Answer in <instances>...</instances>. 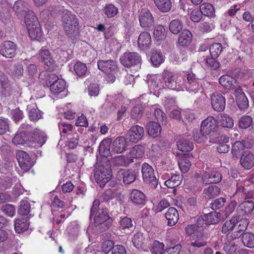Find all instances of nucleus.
I'll list each match as a JSON object with an SVG mask.
<instances>
[{"mask_svg": "<svg viewBox=\"0 0 254 254\" xmlns=\"http://www.w3.org/2000/svg\"><path fill=\"white\" fill-rule=\"evenodd\" d=\"M143 108L140 105L135 106L130 111V118L132 120L138 121L143 114Z\"/></svg>", "mask_w": 254, "mask_h": 254, "instance_id": "nucleus-45", "label": "nucleus"}, {"mask_svg": "<svg viewBox=\"0 0 254 254\" xmlns=\"http://www.w3.org/2000/svg\"><path fill=\"white\" fill-rule=\"evenodd\" d=\"M141 173L143 182L153 188L158 186V180L156 178L152 167L146 163H144L141 166Z\"/></svg>", "mask_w": 254, "mask_h": 254, "instance_id": "nucleus-7", "label": "nucleus"}, {"mask_svg": "<svg viewBox=\"0 0 254 254\" xmlns=\"http://www.w3.org/2000/svg\"><path fill=\"white\" fill-rule=\"evenodd\" d=\"M31 19L27 18L25 22L29 35L32 40H40L42 36V32L40 23L35 15L31 12Z\"/></svg>", "mask_w": 254, "mask_h": 254, "instance_id": "nucleus-5", "label": "nucleus"}, {"mask_svg": "<svg viewBox=\"0 0 254 254\" xmlns=\"http://www.w3.org/2000/svg\"><path fill=\"white\" fill-rule=\"evenodd\" d=\"M111 143L112 141L110 138L105 139L101 142L98 150L100 154L102 156L101 160L104 158H108V156H112V151L110 150Z\"/></svg>", "mask_w": 254, "mask_h": 254, "instance_id": "nucleus-25", "label": "nucleus"}, {"mask_svg": "<svg viewBox=\"0 0 254 254\" xmlns=\"http://www.w3.org/2000/svg\"><path fill=\"white\" fill-rule=\"evenodd\" d=\"M146 130L149 135L155 138L158 137L160 134L162 128L158 123L150 122L146 126Z\"/></svg>", "mask_w": 254, "mask_h": 254, "instance_id": "nucleus-32", "label": "nucleus"}, {"mask_svg": "<svg viewBox=\"0 0 254 254\" xmlns=\"http://www.w3.org/2000/svg\"><path fill=\"white\" fill-rule=\"evenodd\" d=\"M192 158L191 153L185 154L184 156L180 159L178 162L179 167L181 171L184 173H187L190 169L191 166L190 159Z\"/></svg>", "mask_w": 254, "mask_h": 254, "instance_id": "nucleus-31", "label": "nucleus"}, {"mask_svg": "<svg viewBox=\"0 0 254 254\" xmlns=\"http://www.w3.org/2000/svg\"><path fill=\"white\" fill-rule=\"evenodd\" d=\"M254 209V203L252 200H247L240 203L237 208V214L240 216L251 214Z\"/></svg>", "mask_w": 254, "mask_h": 254, "instance_id": "nucleus-24", "label": "nucleus"}, {"mask_svg": "<svg viewBox=\"0 0 254 254\" xmlns=\"http://www.w3.org/2000/svg\"><path fill=\"white\" fill-rule=\"evenodd\" d=\"M209 50L210 56L217 58L222 52L223 48L221 44L216 43L209 47Z\"/></svg>", "mask_w": 254, "mask_h": 254, "instance_id": "nucleus-56", "label": "nucleus"}, {"mask_svg": "<svg viewBox=\"0 0 254 254\" xmlns=\"http://www.w3.org/2000/svg\"><path fill=\"white\" fill-rule=\"evenodd\" d=\"M150 61L154 66H159L164 61L162 53L157 51H154L152 53Z\"/></svg>", "mask_w": 254, "mask_h": 254, "instance_id": "nucleus-54", "label": "nucleus"}, {"mask_svg": "<svg viewBox=\"0 0 254 254\" xmlns=\"http://www.w3.org/2000/svg\"><path fill=\"white\" fill-rule=\"evenodd\" d=\"M202 14L210 18L216 16L215 10L213 5L209 3H203L199 6Z\"/></svg>", "mask_w": 254, "mask_h": 254, "instance_id": "nucleus-37", "label": "nucleus"}, {"mask_svg": "<svg viewBox=\"0 0 254 254\" xmlns=\"http://www.w3.org/2000/svg\"><path fill=\"white\" fill-rule=\"evenodd\" d=\"M144 134V128L138 125H135L132 127L128 131L126 138L129 143H136L142 138Z\"/></svg>", "mask_w": 254, "mask_h": 254, "instance_id": "nucleus-13", "label": "nucleus"}, {"mask_svg": "<svg viewBox=\"0 0 254 254\" xmlns=\"http://www.w3.org/2000/svg\"><path fill=\"white\" fill-rule=\"evenodd\" d=\"M242 240L244 245L249 248H254V234L251 233H243Z\"/></svg>", "mask_w": 254, "mask_h": 254, "instance_id": "nucleus-49", "label": "nucleus"}, {"mask_svg": "<svg viewBox=\"0 0 254 254\" xmlns=\"http://www.w3.org/2000/svg\"><path fill=\"white\" fill-rule=\"evenodd\" d=\"M137 44L140 50L148 48L151 44L150 34L146 32L141 33L138 36Z\"/></svg>", "mask_w": 254, "mask_h": 254, "instance_id": "nucleus-28", "label": "nucleus"}, {"mask_svg": "<svg viewBox=\"0 0 254 254\" xmlns=\"http://www.w3.org/2000/svg\"><path fill=\"white\" fill-rule=\"evenodd\" d=\"M112 171L110 161L108 158H104L97 163L94 171V177L96 182L101 188H103L111 179Z\"/></svg>", "mask_w": 254, "mask_h": 254, "instance_id": "nucleus-3", "label": "nucleus"}, {"mask_svg": "<svg viewBox=\"0 0 254 254\" xmlns=\"http://www.w3.org/2000/svg\"><path fill=\"white\" fill-rule=\"evenodd\" d=\"M40 76L45 81V84L48 87H51V85L54 84L58 79V77L54 73H50L46 72H42Z\"/></svg>", "mask_w": 254, "mask_h": 254, "instance_id": "nucleus-40", "label": "nucleus"}, {"mask_svg": "<svg viewBox=\"0 0 254 254\" xmlns=\"http://www.w3.org/2000/svg\"><path fill=\"white\" fill-rule=\"evenodd\" d=\"M217 122L215 119L209 116L203 121L201 123L200 128L202 132L207 134L210 139L217 135L216 130L217 128Z\"/></svg>", "mask_w": 254, "mask_h": 254, "instance_id": "nucleus-10", "label": "nucleus"}, {"mask_svg": "<svg viewBox=\"0 0 254 254\" xmlns=\"http://www.w3.org/2000/svg\"><path fill=\"white\" fill-rule=\"evenodd\" d=\"M13 9L19 18H24L25 22L27 21V18L31 19V12L35 15L34 12L29 8L28 3L22 0L15 1Z\"/></svg>", "mask_w": 254, "mask_h": 254, "instance_id": "nucleus-9", "label": "nucleus"}, {"mask_svg": "<svg viewBox=\"0 0 254 254\" xmlns=\"http://www.w3.org/2000/svg\"><path fill=\"white\" fill-rule=\"evenodd\" d=\"M105 14L109 18L115 16L118 12V8L111 4H107L104 9Z\"/></svg>", "mask_w": 254, "mask_h": 254, "instance_id": "nucleus-59", "label": "nucleus"}, {"mask_svg": "<svg viewBox=\"0 0 254 254\" xmlns=\"http://www.w3.org/2000/svg\"><path fill=\"white\" fill-rule=\"evenodd\" d=\"M64 30L68 37L75 38L79 34V21L77 16L71 11L65 10L62 15Z\"/></svg>", "mask_w": 254, "mask_h": 254, "instance_id": "nucleus-4", "label": "nucleus"}, {"mask_svg": "<svg viewBox=\"0 0 254 254\" xmlns=\"http://www.w3.org/2000/svg\"><path fill=\"white\" fill-rule=\"evenodd\" d=\"M183 23L179 19L173 20L169 24V30L174 34H177L183 29Z\"/></svg>", "mask_w": 254, "mask_h": 254, "instance_id": "nucleus-50", "label": "nucleus"}, {"mask_svg": "<svg viewBox=\"0 0 254 254\" xmlns=\"http://www.w3.org/2000/svg\"><path fill=\"white\" fill-rule=\"evenodd\" d=\"M120 228L122 230L128 229L131 231L134 228L131 218L125 217L120 222Z\"/></svg>", "mask_w": 254, "mask_h": 254, "instance_id": "nucleus-57", "label": "nucleus"}, {"mask_svg": "<svg viewBox=\"0 0 254 254\" xmlns=\"http://www.w3.org/2000/svg\"><path fill=\"white\" fill-rule=\"evenodd\" d=\"M165 28L161 25L156 27L154 30V36L155 39L157 40H162L166 37Z\"/></svg>", "mask_w": 254, "mask_h": 254, "instance_id": "nucleus-60", "label": "nucleus"}, {"mask_svg": "<svg viewBox=\"0 0 254 254\" xmlns=\"http://www.w3.org/2000/svg\"><path fill=\"white\" fill-rule=\"evenodd\" d=\"M211 105L213 109L217 111H223L226 106L225 97L218 92H214L211 97Z\"/></svg>", "mask_w": 254, "mask_h": 254, "instance_id": "nucleus-19", "label": "nucleus"}, {"mask_svg": "<svg viewBox=\"0 0 254 254\" xmlns=\"http://www.w3.org/2000/svg\"><path fill=\"white\" fill-rule=\"evenodd\" d=\"M205 195L211 199L217 196L220 193V189L217 186L211 185L203 190Z\"/></svg>", "mask_w": 254, "mask_h": 254, "instance_id": "nucleus-42", "label": "nucleus"}, {"mask_svg": "<svg viewBox=\"0 0 254 254\" xmlns=\"http://www.w3.org/2000/svg\"><path fill=\"white\" fill-rule=\"evenodd\" d=\"M235 97L237 105L241 110H245L249 107V100L242 89L235 90Z\"/></svg>", "mask_w": 254, "mask_h": 254, "instance_id": "nucleus-23", "label": "nucleus"}, {"mask_svg": "<svg viewBox=\"0 0 254 254\" xmlns=\"http://www.w3.org/2000/svg\"><path fill=\"white\" fill-rule=\"evenodd\" d=\"M111 143L112 152L118 154L125 151L129 144L126 137L124 136L116 138Z\"/></svg>", "mask_w": 254, "mask_h": 254, "instance_id": "nucleus-18", "label": "nucleus"}, {"mask_svg": "<svg viewBox=\"0 0 254 254\" xmlns=\"http://www.w3.org/2000/svg\"><path fill=\"white\" fill-rule=\"evenodd\" d=\"M31 210L30 203L26 200H21L18 208V213L21 216H26L29 214Z\"/></svg>", "mask_w": 254, "mask_h": 254, "instance_id": "nucleus-48", "label": "nucleus"}, {"mask_svg": "<svg viewBox=\"0 0 254 254\" xmlns=\"http://www.w3.org/2000/svg\"><path fill=\"white\" fill-rule=\"evenodd\" d=\"M245 145L243 141H236L232 145L231 153L233 157L238 158L244 149Z\"/></svg>", "mask_w": 254, "mask_h": 254, "instance_id": "nucleus-44", "label": "nucleus"}, {"mask_svg": "<svg viewBox=\"0 0 254 254\" xmlns=\"http://www.w3.org/2000/svg\"><path fill=\"white\" fill-rule=\"evenodd\" d=\"M191 33L188 30H184L178 38L179 44L182 46H187L191 40Z\"/></svg>", "mask_w": 254, "mask_h": 254, "instance_id": "nucleus-41", "label": "nucleus"}, {"mask_svg": "<svg viewBox=\"0 0 254 254\" xmlns=\"http://www.w3.org/2000/svg\"><path fill=\"white\" fill-rule=\"evenodd\" d=\"M1 210L4 214L12 217L15 214V207L12 204H5L1 206Z\"/></svg>", "mask_w": 254, "mask_h": 254, "instance_id": "nucleus-62", "label": "nucleus"}, {"mask_svg": "<svg viewBox=\"0 0 254 254\" xmlns=\"http://www.w3.org/2000/svg\"><path fill=\"white\" fill-rule=\"evenodd\" d=\"M100 201L95 199L90 208L89 219L94 217V226L95 229L99 232H103L108 230L113 223L112 218L109 215V210L102 205L100 207Z\"/></svg>", "mask_w": 254, "mask_h": 254, "instance_id": "nucleus-1", "label": "nucleus"}, {"mask_svg": "<svg viewBox=\"0 0 254 254\" xmlns=\"http://www.w3.org/2000/svg\"><path fill=\"white\" fill-rule=\"evenodd\" d=\"M237 205V201L234 200H231L229 203V204L226 206L223 212L224 215L225 216L226 218L228 217L234 212Z\"/></svg>", "mask_w": 254, "mask_h": 254, "instance_id": "nucleus-63", "label": "nucleus"}, {"mask_svg": "<svg viewBox=\"0 0 254 254\" xmlns=\"http://www.w3.org/2000/svg\"><path fill=\"white\" fill-rule=\"evenodd\" d=\"M99 69L104 73L118 72L117 62L113 60H99L97 63Z\"/></svg>", "mask_w": 254, "mask_h": 254, "instance_id": "nucleus-20", "label": "nucleus"}, {"mask_svg": "<svg viewBox=\"0 0 254 254\" xmlns=\"http://www.w3.org/2000/svg\"><path fill=\"white\" fill-rule=\"evenodd\" d=\"M139 24L142 28L148 30L154 25V18L148 10H142L139 15Z\"/></svg>", "mask_w": 254, "mask_h": 254, "instance_id": "nucleus-15", "label": "nucleus"}, {"mask_svg": "<svg viewBox=\"0 0 254 254\" xmlns=\"http://www.w3.org/2000/svg\"><path fill=\"white\" fill-rule=\"evenodd\" d=\"M238 227H237V233L238 234H234V236H232V238L233 239H236L240 236H241V234H240L241 232H243L245 231L249 225V221L246 218H239V219L238 220Z\"/></svg>", "mask_w": 254, "mask_h": 254, "instance_id": "nucleus-53", "label": "nucleus"}, {"mask_svg": "<svg viewBox=\"0 0 254 254\" xmlns=\"http://www.w3.org/2000/svg\"><path fill=\"white\" fill-rule=\"evenodd\" d=\"M252 123L253 119L251 116L244 115L238 121L239 127L240 128L246 129L251 126Z\"/></svg>", "mask_w": 254, "mask_h": 254, "instance_id": "nucleus-55", "label": "nucleus"}, {"mask_svg": "<svg viewBox=\"0 0 254 254\" xmlns=\"http://www.w3.org/2000/svg\"><path fill=\"white\" fill-rule=\"evenodd\" d=\"M16 145L25 144L31 148H38L45 142V139L38 133L23 131L16 133L12 138Z\"/></svg>", "mask_w": 254, "mask_h": 254, "instance_id": "nucleus-2", "label": "nucleus"}, {"mask_svg": "<svg viewBox=\"0 0 254 254\" xmlns=\"http://www.w3.org/2000/svg\"><path fill=\"white\" fill-rule=\"evenodd\" d=\"M226 199L223 197H220L214 200L209 203L210 208L213 210H217L224 206Z\"/></svg>", "mask_w": 254, "mask_h": 254, "instance_id": "nucleus-58", "label": "nucleus"}, {"mask_svg": "<svg viewBox=\"0 0 254 254\" xmlns=\"http://www.w3.org/2000/svg\"><path fill=\"white\" fill-rule=\"evenodd\" d=\"M121 64L126 67L140 66L141 57L136 52H126L120 57Z\"/></svg>", "mask_w": 254, "mask_h": 254, "instance_id": "nucleus-8", "label": "nucleus"}, {"mask_svg": "<svg viewBox=\"0 0 254 254\" xmlns=\"http://www.w3.org/2000/svg\"><path fill=\"white\" fill-rule=\"evenodd\" d=\"M203 185L216 184L222 180L221 174L218 171L214 170L211 172L203 171L201 174Z\"/></svg>", "mask_w": 254, "mask_h": 254, "instance_id": "nucleus-16", "label": "nucleus"}, {"mask_svg": "<svg viewBox=\"0 0 254 254\" xmlns=\"http://www.w3.org/2000/svg\"><path fill=\"white\" fill-rule=\"evenodd\" d=\"M240 162L245 169H251L254 166V154L249 150L243 151L241 154Z\"/></svg>", "mask_w": 254, "mask_h": 254, "instance_id": "nucleus-22", "label": "nucleus"}, {"mask_svg": "<svg viewBox=\"0 0 254 254\" xmlns=\"http://www.w3.org/2000/svg\"><path fill=\"white\" fill-rule=\"evenodd\" d=\"M219 82L225 88L228 89H231L235 87L236 80L232 76L225 74L219 78Z\"/></svg>", "mask_w": 254, "mask_h": 254, "instance_id": "nucleus-34", "label": "nucleus"}, {"mask_svg": "<svg viewBox=\"0 0 254 254\" xmlns=\"http://www.w3.org/2000/svg\"><path fill=\"white\" fill-rule=\"evenodd\" d=\"M239 218L240 215L235 214L231 219L227 220L222 226V233L225 234L233 231L238 224V220Z\"/></svg>", "mask_w": 254, "mask_h": 254, "instance_id": "nucleus-26", "label": "nucleus"}, {"mask_svg": "<svg viewBox=\"0 0 254 254\" xmlns=\"http://www.w3.org/2000/svg\"><path fill=\"white\" fill-rule=\"evenodd\" d=\"M153 0L157 7L162 12H168L171 8L172 3L170 0Z\"/></svg>", "mask_w": 254, "mask_h": 254, "instance_id": "nucleus-43", "label": "nucleus"}, {"mask_svg": "<svg viewBox=\"0 0 254 254\" xmlns=\"http://www.w3.org/2000/svg\"><path fill=\"white\" fill-rule=\"evenodd\" d=\"M162 82L168 88L172 90H179L181 87V81L180 77L174 73L165 70L161 74Z\"/></svg>", "mask_w": 254, "mask_h": 254, "instance_id": "nucleus-6", "label": "nucleus"}, {"mask_svg": "<svg viewBox=\"0 0 254 254\" xmlns=\"http://www.w3.org/2000/svg\"><path fill=\"white\" fill-rule=\"evenodd\" d=\"M16 155L19 166L23 173L28 171L34 165V161L26 152L18 150Z\"/></svg>", "mask_w": 254, "mask_h": 254, "instance_id": "nucleus-11", "label": "nucleus"}, {"mask_svg": "<svg viewBox=\"0 0 254 254\" xmlns=\"http://www.w3.org/2000/svg\"><path fill=\"white\" fill-rule=\"evenodd\" d=\"M144 154V148L140 145H136L130 151V157L134 158H142Z\"/></svg>", "mask_w": 254, "mask_h": 254, "instance_id": "nucleus-51", "label": "nucleus"}, {"mask_svg": "<svg viewBox=\"0 0 254 254\" xmlns=\"http://www.w3.org/2000/svg\"><path fill=\"white\" fill-rule=\"evenodd\" d=\"M164 247V244L163 243H161L158 241H155L153 242L151 246L150 252L154 254H157L161 253V251L163 250Z\"/></svg>", "mask_w": 254, "mask_h": 254, "instance_id": "nucleus-64", "label": "nucleus"}, {"mask_svg": "<svg viewBox=\"0 0 254 254\" xmlns=\"http://www.w3.org/2000/svg\"><path fill=\"white\" fill-rule=\"evenodd\" d=\"M207 237L204 232L198 231L196 233L194 242H191L189 246V251L194 253L198 249L207 245Z\"/></svg>", "mask_w": 254, "mask_h": 254, "instance_id": "nucleus-14", "label": "nucleus"}, {"mask_svg": "<svg viewBox=\"0 0 254 254\" xmlns=\"http://www.w3.org/2000/svg\"><path fill=\"white\" fill-rule=\"evenodd\" d=\"M29 117L31 121H37L42 117V112L38 108H33L29 110Z\"/></svg>", "mask_w": 254, "mask_h": 254, "instance_id": "nucleus-61", "label": "nucleus"}, {"mask_svg": "<svg viewBox=\"0 0 254 254\" xmlns=\"http://www.w3.org/2000/svg\"><path fill=\"white\" fill-rule=\"evenodd\" d=\"M65 82L63 79L57 80L54 84L51 85L50 90L54 94H58L65 89Z\"/></svg>", "mask_w": 254, "mask_h": 254, "instance_id": "nucleus-39", "label": "nucleus"}, {"mask_svg": "<svg viewBox=\"0 0 254 254\" xmlns=\"http://www.w3.org/2000/svg\"><path fill=\"white\" fill-rule=\"evenodd\" d=\"M183 181V176L179 174H173L171 178L164 183L169 188H174L179 186Z\"/></svg>", "mask_w": 254, "mask_h": 254, "instance_id": "nucleus-38", "label": "nucleus"}, {"mask_svg": "<svg viewBox=\"0 0 254 254\" xmlns=\"http://www.w3.org/2000/svg\"><path fill=\"white\" fill-rule=\"evenodd\" d=\"M29 222L27 218L17 219L14 222V229L17 233L26 231L29 227Z\"/></svg>", "mask_w": 254, "mask_h": 254, "instance_id": "nucleus-35", "label": "nucleus"}, {"mask_svg": "<svg viewBox=\"0 0 254 254\" xmlns=\"http://www.w3.org/2000/svg\"><path fill=\"white\" fill-rule=\"evenodd\" d=\"M130 199L134 205H144L145 204V196L141 191L133 189L130 193Z\"/></svg>", "mask_w": 254, "mask_h": 254, "instance_id": "nucleus-27", "label": "nucleus"}, {"mask_svg": "<svg viewBox=\"0 0 254 254\" xmlns=\"http://www.w3.org/2000/svg\"><path fill=\"white\" fill-rule=\"evenodd\" d=\"M204 60L205 61L206 67L211 70H216L220 67V64L216 58L206 56Z\"/></svg>", "mask_w": 254, "mask_h": 254, "instance_id": "nucleus-52", "label": "nucleus"}, {"mask_svg": "<svg viewBox=\"0 0 254 254\" xmlns=\"http://www.w3.org/2000/svg\"><path fill=\"white\" fill-rule=\"evenodd\" d=\"M187 79L185 80V85L187 91L194 92L200 88L199 79L196 77L195 75L192 73L187 74Z\"/></svg>", "mask_w": 254, "mask_h": 254, "instance_id": "nucleus-21", "label": "nucleus"}, {"mask_svg": "<svg viewBox=\"0 0 254 254\" xmlns=\"http://www.w3.org/2000/svg\"><path fill=\"white\" fill-rule=\"evenodd\" d=\"M16 46L14 42L10 41L2 42L0 45V54L8 58H12L16 54Z\"/></svg>", "mask_w": 254, "mask_h": 254, "instance_id": "nucleus-17", "label": "nucleus"}, {"mask_svg": "<svg viewBox=\"0 0 254 254\" xmlns=\"http://www.w3.org/2000/svg\"><path fill=\"white\" fill-rule=\"evenodd\" d=\"M133 246L137 249H144L145 248L144 238L142 233L138 232L134 235L132 240Z\"/></svg>", "mask_w": 254, "mask_h": 254, "instance_id": "nucleus-46", "label": "nucleus"}, {"mask_svg": "<svg viewBox=\"0 0 254 254\" xmlns=\"http://www.w3.org/2000/svg\"><path fill=\"white\" fill-rule=\"evenodd\" d=\"M217 124L223 127L231 128L234 123L231 117L226 114H220L218 116Z\"/></svg>", "mask_w": 254, "mask_h": 254, "instance_id": "nucleus-36", "label": "nucleus"}, {"mask_svg": "<svg viewBox=\"0 0 254 254\" xmlns=\"http://www.w3.org/2000/svg\"><path fill=\"white\" fill-rule=\"evenodd\" d=\"M74 70L77 76L83 77L87 72V67L85 64L78 61L74 64Z\"/></svg>", "mask_w": 254, "mask_h": 254, "instance_id": "nucleus-47", "label": "nucleus"}, {"mask_svg": "<svg viewBox=\"0 0 254 254\" xmlns=\"http://www.w3.org/2000/svg\"><path fill=\"white\" fill-rule=\"evenodd\" d=\"M178 149L182 152H190L193 148V143L188 138H180L177 142Z\"/></svg>", "mask_w": 254, "mask_h": 254, "instance_id": "nucleus-30", "label": "nucleus"}, {"mask_svg": "<svg viewBox=\"0 0 254 254\" xmlns=\"http://www.w3.org/2000/svg\"><path fill=\"white\" fill-rule=\"evenodd\" d=\"M122 172L123 182L125 184H130L133 183L139 173L138 170L128 169Z\"/></svg>", "mask_w": 254, "mask_h": 254, "instance_id": "nucleus-33", "label": "nucleus"}, {"mask_svg": "<svg viewBox=\"0 0 254 254\" xmlns=\"http://www.w3.org/2000/svg\"><path fill=\"white\" fill-rule=\"evenodd\" d=\"M167 220V224L169 226L175 225L179 220V213L174 207H170L165 214Z\"/></svg>", "mask_w": 254, "mask_h": 254, "instance_id": "nucleus-29", "label": "nucleus"}, {"mask_svg": "<svg viewBox=\"0 0 254 254\" xmlns=\"http://www.w3.org/2000/svg\"><path fill=\"white\" fill-rule=\"evenodd\" d=\"M39 61L44 64V68L49 71H52L55 69V62L51 57L49 50L42 49L38 53Z\"/></svg>", "mask_w": 254, "mask_h": 254, "instance_id": "nucleus-12", "label": "nucleus"}]
</instances>
